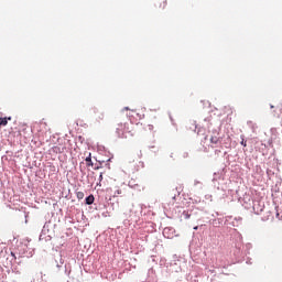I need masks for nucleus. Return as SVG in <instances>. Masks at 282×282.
Listing matches in <instances>:
<instances>
[{
    "label": "nucleus",
    "mask_w": 282,
    "mask_h": 282,
    "mask_svg": "<svg viewBox=\"0 0 282 282\" xmlns=\"http://www.w3.org/2000/svg\"><path fill=\"white\" fill-rule=\"evenodd\" d=\"M116 133L118 138H121V140H127L135 135V129L129 123H118L116 128Z\"/></svg>",
    "instance_id": "nucleus-1"
},
{
    "label": "nucleus",
    "mask_w": 282,
    "mask_h": 282,
    "mask_svg": "<svg viewBox=\"0 0 282 282\" xmlns=\"http://www.w3.org/2000/svg\"><path fill=\"white\" fill-rule=\"evenodd\" d=\"M93 112H94L95 122L101 123L102 120H105V112H102L96 108L93 109Z\"/></svg>",
    "instance_id": "nucleus-2"
},
{
    "label": "nucleus",
    "mask_w": 282,
    "mask_h": 282,
    "mask_svg": "<svg viewBox=\"0 0 282 282\" xmlns=\"http://www.w3.org/2000/svg\"><path fill=\"white\" fill-rule=\"evenodd\" d=\"M209 142L212 144V149H215L221 144V139L217 134H214L210 137Z\"/></svg>",
    "instance_id": "nucleus-3"
},
{
    "label": "nucleus",
    "mask_w": 282,
    "mask_h": 282,
    "mask_svg": "<svg viewBox=\"0 0 282 282\" xmlns=\"http://www.w3.org/2000/svg\"><path fill=\"white\" fill-rule=\"evenodd\" d=\"M165 239H173L175 237V229L165 227L163 230Z\"/></svg>",
    "instance_id": "nucleus-4"
},
{
    "label": "nucleus",
    "mask_w": 282,
    "mask_h": 282,
    "mask_svg": "<svg viewBox=\"0 0 282 282\" xmlns=\"http://www.w3.org/2000/svg\"><path fill=\"white\" fill-rule=\"evenodd\" d=\"M53 153H63V151H65V147L64 145H54L52 148Z\"/></svg>",
    "instance_id": "nucleus-5"
},
{
    "label": "nucleus",
    "mask_w": 282,
    "mask_h": 282,
    "mask_svg": "<svg viewBox=\"0 0 282 282\" xmlns=\"http://www.w3.org/2000/svg\"><path fill=\"white\" fill-rule=\"evenodd\" d=\"M8 120H12V117H1L0 118V127H8Z\"/></svg>",
    "instance_id": "nucleus-6"
},
{
    "label": "nucleus",
    "mask_w": 282,
    "mask_h": 282,
    "mask_svg": "<svg viewBox=\"0 0 282 282\" xmlns=\"http://www.w3.org/2000/svg\"><path fill=\"white\" fill-rule=\"evenodd\" d=\"M95 199L96 198L94 197V195H89L88 197H86L87 206H91V204H94Z\"/></svg>",
    "instance_id": "nucleus-7"
},
{
    "label": "nucleus",
    "mask_w": 282,
    "mask_h": 282,
    "mask_svg": "<svg viewBox=\"0 0 282 282\" xmlns=\"http://www.w3.org/2000/svg\"><path fill=\"white\" fill-rule=\"evenodd\" d=\"M86 166H94V162H91V153L86 158Z\"/></svg>",
    "instance_id": "nucleus-8"
},
{
    "label": "nucleus",
    "mask_w": 282,
    "mask_h": 282,
    "mask_svg": "<svg viewBox=\"0 0 282 282\" xmlns=\"http://www.w3.org/2000/svg\"><path fill=\"white\" fill-rule=\"evenodd\" d=\"M166 6H167L166 0H163V1L160 2L159 8H160L161 10H164V9L166 8Z\"/></svg>",
    "instance_id": "nucleus-9"
},
{
    "label": "nucleus",
    "mask_w": 282,
    "mask_h": 282,
    "mask_svg": "<svg viewBox=\"0 0 282 282\" xmlns=\"http://www.w3.org/2000/svg\"><path fill=\"white\" fill-rule=\"evenodd\" d=\"M76 197H77V199H84L85 198V193L84 192H76Z\"/></svg>",
    "instance_id": "nucleus-10"
},
{
    "label": "nucleus",
    "mask_w": 282,
    "mask_h": 282,
    "mask_svg": "<svg viewBox=\"0 0 282 282\" xmlns=\"http://www.w3.org/2000/svg\"><path fill=\"white\" fill-rule=\"evenodd\" d=\"M183 215H184L185 219H191V215L188 214L187 210H184Z\"/></svg>",
    "instance_id": "nucleus-11"
},
{
    "label": "nucleus",
    "mask_w": 282,
    "mask_h": 282,
    "mask_svg": "<svg viewBox=\"0 0 282 282\" xmlns=\"http://www.w3.org/2000/svg\"><path fill=\"white\" fill-rule=\"evenodd\" d=\"M117 195H122V189H117V191L115 192L113 197H117Z\"/></svg>",
    "instance_id": "nucleus-12"
},
{
    "label": "nucleus",
    "mask_w": 282,
    "mask_h": 282,
    "mask_svg": "<svg viewBox=\"0 0 282 282\" xmlns=\"http://www.w3.org/2000/svg\"><path fill=\"white\" fill-rule=\"evenodd\" d=\"M11 257H12L11 261H17V256L14 254V252H11Z\"/></svg>",
    "instance_id": "nucleus-13"
},
{
    "label": "nucleus",
    "mask_w": 282,
    "mask_h": 282,
    "mask_svg": "<svg viewBox=\"0 0 282 282\" xmlns=\"http://www.w3.org/2000/svg\"><path fill=\"white\" fill-rule=\"evenodd\" d=\"M240 144H241L242 147H248V144L246 143V140H245V139L241 140Z\"/></svg>",
    "instance_id": "nucleus-14"
},
{
    "label": "nucleus",
    "mask_w": 282,
    "mask_h": 282,
    "mask_svg": "<svg viewBox=\"0 0 282 282\" xmlns=\"http://www.w3.org/2000/svg\"><path fill=\"white\" fill-rule=\"evenodd\" d=\"M150 131H153V126H148Z\"/></svg>",
    "instance_id": "nucleus-15"
},
{
    "label": "nucleus",
    "mask_w": 282,
    "mask_h": 282,
    "mask_svg": "<svg viewBox=\"0 0 282 282\" xmlns=\"http://www.w3.org/2000/svg\"><path fill=\"white\" fill-rule=\"evenodd\" d=\"M99 180L100 182H102V173L99 175Z\"/></svg>",
    "instance_id": "nucleus-16"
},
{
    "label": "nucleus",
    "mask_w": 282,
    "mask_h": 282,
    "mask_svg": "<svg viewBox=\"0 0 282 282\" xmlns=\"http://www.w3.org/2000/svg\"><path fill=\"white\" fill-rule=\"evenodd\" d=\"M124 109H126V111H129V108H128V107H126Z\"/></svg>",
    "instance_id": "nucleus-17"
},
{
    "label": "nucleus",
    "mask_w": 282,
    "mask_h": 282,
    "mask_svg": "<svg viewBox=\"0 0 282 282\" xmlns=\"http://www.w3.org/2000/svg\"><path fill=\"white\" fill-rule=\"evenodd\" d=\"M198 229V227L196 226V227H194V230H197Z\"/></svg>",
    "instance_id": "nucleus-18"
},
{
    "label": "nucleus",
    "mask_w": 282,
    "mask_h": 282,
    "mask_svg": "<svg viewBox=\"0 0 282 282\" xmlns=\"http://www.w3.org/2000/svg\"><path fill=\"white\" fill-rule=\"evenodd\" d=\"M271 109H274V106L271 105Z\"/></svg>",
    "instance_id": "nucleus-19"
}]
</instances>
